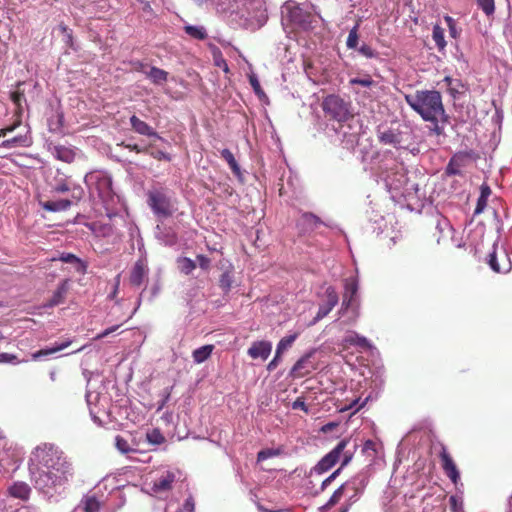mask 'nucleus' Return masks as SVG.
Segmentation results:
<instances>
[{
  "instance_id": "obj_1",
  "label": "nucleus",
  "mask_w": 512,
  "mask_h": 512,
  "mask_svg": "<svg viewBox=\"0 0 512 512\" xmlns=\"http://www.w3.org/2000/svg\"><path fill=\"white\" fill-rule=\"evenodd\" d=\"M29 472L34 487L42 493L50 494L68 483L74 468L67 455L53 444L37 446L29 459Z\"/></svg>"
},
{
  "instance_id": "obj_2",
  "label": "nucleus",
  "mask_w": 512,
  "mask_h": 512,
  "mask_svg": "<svg viewBox=\"0 0 512 512\" xmlns=\"http://www.w3.org/2000/svg\"><path fill=\"white\" fill-rule=\"evenodd\" d=\"M405 101L417 112L424 121L430 122V133L440 136L444 134V124L448 122L442 96L436 90H418L414 94H406Z\"/></svg>"
},
{
  "instance_id": "obj_3",
  "label": "nucleus",
  "mask_w": 512,
  "mask_h": 512,
  "mask_svg": "<svg viewBox=\"0 0 512 512\" xmlns=\"http://www.w3.org/2000/svg\"><path fill=\"white\" fill-rule=\"evenodd\" d=\"M410 134L409 128L403 125L378 127L377 138L382 145H389L396 149L404 147Z\"/></svg>"
},
{
  "instance_id": "obj_4",
  "label": "nucleus",
  "mask_w": 512,
  "mask_h": 512,
  "mask_svg": "<svg viewBox=\"0 0 512 512\" xmlns=\"http://www.w3.org/2000/svg\"><path fill=\"white\" fill-rule=\"evenodd\" d=\"M321 106L326 116L338 122H344L350 116V104L339 95H328Z\"/></svg>"
},
{
  "instance_id": "obj_5",
  "label": "nucleus",
  "mask_w": 512,
  "mask_h": 512,
  "mask_svg": "<svg viewBox=\"0 0 512 512\" xmlns=\"http://www.w3.org/2000/svg\"><path fill=\"white\" fill-rule=\"evenodd\" d=\"M147 196V203L156 216L168 218L171 217L175 212V208L171 201V198L167 195V193L164 190H150Z\"/></svg>"
},
{
  "instance_id": "obj_6",
  "label": "nucleus",
  "mask_w": 512,
  "mask_h": 512,
  "mask_svg": "<svg viewBox=\"0 0 512 512\" xmlns=\"http://www.w3.org/2000/svg\"><path fill=\"white\" fill-rule=\"evenodd\" d=\"M358 288V281L356 278L350 277L345 280L343 300L339 314L343 315L346 310L351 309L353 312V317L350 321L351 323L356 322L359 316V304L356 299Z\"/></svg>"
},
{
  "instance_id": "obj_7",
  "label": "nucleus",
  "mask_w": 512,
  "mask_h": 512,
  "mask_svg": "<svg viewBox=\"0 0 512 512\" xmlns=\"http://www.w3.org/2000/svg\"><path fill=\"white\" fill-rule=\"evenodd\" d=\"M87 184H95L98 196L103 201H108L113 197L112 180L110 177L103 174H89L85 176Z\"/></svg>"
},
{
  "instance_id": "obj_8",
  "label": "nucleus",
  "mask_w": 512,
  "mask_h": 512,
  "mask_svg": "<svg viewBox=\"0 0 512 512\" xmlns=\"http://www.w3.org/2000/svg\"><path fill=\"white\" fill-rule=\"evenodd\" d=\"M349 443V439L341 440L336 447L326 454L316 465L315 470L322 474L330 470L339 460L344 449Z\"/></svg>"
},
{
  "instance_id": "obj_9",
  "label": "nucleus",
  "mask_w": 512,
  "mask_h": 512,
  "mask_svg": "<svg viewBox=\"0 0 512 512\" xmlns=\"http://www.w3.org/2000/svg\"><path fill=\"white\" fill-rule=\"evenodd\" d=\"M488 265L496 273H508L512 269L509 255L505 251H497V244L493 245V251L488 255Z\"/></svg>"
},
{
  "instance_id": "obj_10",
  "label": "nucleus",
  "mask_w": 512,
  "mask_h": 512,
  "mask_svg": "<svg viewBox=\"0 0 512 512\" xmlns=\"http://www.w3.org/2000/svg\"><path fill=\"white\" fill-rule=\"evenodd\" d=\"M439 458L441 461V467L445 473V475L451 480L454 485H458L460 481V472L459 469L445 446H442L441 451L439 453Z\"/></svg>"
},
{
  "instance_id": "obj_11",
  "label": "nucleus",
  "mask_w": 512,
  "mask_h": 512,
  "mask_svg": "<svg viewBox=\"0 0 512 512\" xmlns=\"http://www.w3.org/2000/svg\"><path fill=\"white\" fill-rule=\"evenodd\" d=\"M326 295V303L321 305L316 313V316L313 318L311 324H316L318 321L326 317L332 309L338 304L339 297L337 292L333 287H328L325 291Z\"/></svg>"
},
{
  "instance_id": "obj_12",
  "label": "nucleus",
  "mask_w": 512,
  "mask_h": 512,
  "mask_svg": "<svg viewBox=\"0 0 512 512\" xmlns=\"http://www.w3.org/2000/svg\"><path fill=\"white\" fill-rule=\"evenodd\" d=\"M314 351H310L302 356L292 367L291 376L294 378H302L310 374L316 369L315 365L311 362V357Z\"/></svg>"
},
{
  "instance_id": "obj_13",
  "label": "nucleus",
  "mask_w": 512,
  "mask_h": 512,
  "mask_svg": "<svg viewBox=\"0 0 512 512\" xmlns=\"http://www.w3.org/2000/svg\"><path fill=\"white\" fill-rule=\"evenodd\" d=\"M148 275V267L144 260H138L131 269L129 282L132 286L139 287Z\"/></svg>"
},
{
  "instance_id": "obj_14",
  "label": "nucleus",
  "mask_w": 512,
  "mask_h": 512,
  "mask_svg": "<svg viewBox=\"0 0 512 512\" xmlns=\"http://www.w3.org/2000/svg\"><path fill=\"white\" fill-rule=\"evenodd\" d=\"M130 124L132 129L140 135L155 137L159 140H163V138L156 131H154V129L151 126H149L146 122L138 118L136 115H132L130 117Z\"/></svg>"
},
{
  "instance_id": "obj_15",
  "label": "nucleus",
  "mask_w": 512,
  "mask_h": 512,
  "mask_svg": "<svg viewBox=\"0 0 512 512\" xmlns=\"http://www.w3.org/2000/svg\"><path fill=\"white\" fill-rule=\"evenodd\" d=\"M272 350V344L268 341H256L251 347L248 349V355L253 358H261L262 360H266Z\"/></svg>"
},
{
  "instance_id": "obj_16",
  "label": "nucleus",
  "mask_w": 512,
  "mask_h": 512,
  "mask_svg": "<svg viewBox=\"0 0 512 512\" xmlns=\"http://www.w3.org/2000/svg\"><path fill=\"white\" fill-rule=\"evenodd\" d=\"M321 224V219L310 212L303 213L298 222V226L301 227L304 234L314 231Z\"/></svg>"
},
{
  "instance_id": "obj_17",
  "label": "nucleus",
  "mask_w": 512,
  "mask_h": 512,
  "mask_svg": "<svg viewBox=\"0 0 512 512\" xmlns=\"http://www.w3.org/2000/svg\"><path fill=\"white\" fill-rule=\"evenodd\" d=\"M174 481L175 474L167 471L154 481L152 491L155 493L167 492L172 489Z\"/></svg>"
},
{
  "instance_id": "obj_18",
  "label": "nucleus",
  "mask_w": 512,
  "mask_h": 512,
  "mask_svg": "<svg viewBox=\"0 0 512 512\" xmlns=\"http://www.w3.org/2000/svg\"><path fill=\"white\" fill-rule=\"evenodd\" d=\"M53 191L56 193H65L71 191V197L75 202H79L84 196V190L79 185L70 186L65 180L57 182Z\"/></svg>"
},
{
  "instance_id": "obj_19",
  "label": "nucleus",
  "mask_w": 512,
  "mask_h": 512,
  "mask_svg": "<svg viewBox=\"0 0 512 512\" xmlns=\"http://www.w3.org/2000/svg\"><path fill=\"white\" fill-rule=\"evenodd\" d=\"M68 280H63L53 293L51 299L46 303V307H54L64 302L66 294L69 289Z\"/></svg>"
},
{
  "instance_id": "obj_20",
  "label": "nucleus",
  "mask_w": 512,
  "mask_h": 512,
  "mask_svg": "<svg viewBox=\"0 0 512 512\" xmlns=\"http://www.w3.org/2000/svg\"><path fill=\"white\" fill-rule=\"evenodd\" d=\"M73 201H74L73 199L72 200L60 199V200H56V201L40 202V205L46 211L60 212V211L68 210L71 207Z\"/></svg>"
},
{
  "instance_id": "obj_21",
  "label": "nucleus",
  "mask_w": 512,
  "mask_h": 512,
  "mask_svg": "<svg viewBox=\"0 0 512 512\" xmlns=\"http://www.w3.org/2000/svg\"><path fill=\"white\" fill-rule=\"evenodd\" d=\"M9 493L12 497L21 500H28L31 493L30 486L22 481L15 482L10 488Z\"/></svg>"
},
{
  "instance_id": "obj_22",
  "label": "nucleus",
  "mask_w": 512,
  "mask_h": 512,
  "mask_svg": "<svg viewBox=\"0 0 512 512\" xmlns=\"http://www.w3.org/2000/svg\"><path fill=\"white\" fill-rule=\"evenodd\" d=\"M54 155L60 161L72 163L75 159L76 154L72 148L59 145L55 146Z\"/></svg>"
},
{
  "instance_id": "obj_23",
  "label": "nucleus",
  "mask_w": 512,
  "mask_h": 512,
  "mask_svg": "<svg viewBox=\"0 0 512 512\" xmlns=\"http://www.w3.org/2000/svg\"><path fill=\"white\" fill-rule=\"evenodd\" d=\"M214 348V345L207 344L195 349L192 353L194 362L200 364L206 361L212 355Z\"/></svg>"
},
{
  "instance_id": "obj_24",
  "label": "nucleus",
  "mask_w": 512,
  "mask_h": 512,
  "mask_svg": "<svg viewBox=\"0 0 512 512\" xmlns=\"http://www.w3.org/2000/svg\"><path fill=\"white\" fill-rule=\"evenodd\" d=\"M491 195V189L487 184H482L480 188V196L477 200V205L474 214H480L487 206L488 197Z\"/></svg>"
},
{
  "instance_id": "obj_25",
  "label": "nucleus",
  "mask_w": 512,
  "mask_h": 512,
  "mask_svg": "<svg viewBox=\"0 0 512 512\" xmlns=\"http://www.w3.org/2000/svg\"><path fill=\"white\" fill-rule=\"evenodd\" d=\"M30 144L31 143H30L29 139L27 138V136L19 135V136H15L13 138L2 141V143L0 144V147L9 149V148H14V147H28V146H30Z\"/></svg>"
},
{
  "instance_id": "obj_26",
  "label": "nucleus",
  "mask_w": 512,
  "mask_h": 512,
  "mask_svg": "<svg viewBox=\"0 0 512 512\" xmlns=\"http://www.w3.org/2000/svg\"><path fill=\"white\" fill-rule=\"evenodd\" d=\"M71 343H72L71 340H67V341H65V342H63V343H61V344H59V345H57L55 347L41 349V350L33 353L32 354V358L34 360H38V359H40L43 356H48V355L54 354L56 352H59V351L65 349V348H67L68 346L71 345Z\"/></svg>"
},
{
  "instance_id": "obj_27",
  "label": "nucleus",
  "mask_w": 512,
  "mask_h": 512,
  "mask_svg": "<svg viewBox=\"0 0 512 512\" xmlns=\"http://www.w3.org/2000/svg\"><path fill=\"white\" fill-rule=\"evenodd\" d=\"M443 82L446 84L448 91L453 98H457V96L462 93L464 85L460 80H454L450 76H446L443 79Z\"/></svg>"
},
{
  "instance_id": "obj_28",
  "label": "nucleus",
  "mask_w": 512,
  "mask_h": 512,
  "mask_svg": "<svg viewBox=\"0 0 512 512\" xmlns=\"http://www.w3.org/2000/svg\"><path fill=\"white\" fill-rule=\"evenodd\" d=\"M432 38L439 51H443L447 45L444 38V29L438 24L433 26Z\"/></svg>"
},
{
  "instance_id": "obj_29",
  "label": "nucleus",
  "mask_w": 512,
  "mask_h": 512,
  "mask_svg": "<svg viewBox=\"0 0 512 512\" xmlns=\"http://www.w3.org/2000/svg\"><path fill=\"white\" fill-rule=\"evenodd\" d=\"M184 31L190 37L197 40H204L207 38V32L204 27L201 26L186 25L184 26Z\"/></svg>"
},
{
  "instance_id": "obj_30",
  "label": "nucleus",
  "mask_w": 512,
  "mask_h": 512,
  "mask_svg": "<svg viewBox=\"0 0 512 512\" xmlns=\"http://www.w3.org/2000/svg\"><path fill=\"white\" fill-rule=\"evenodd\" d=\"M147 76L153 81V83L161 84L167 81L168 73L158 67H152Z\"/></svg>"
},
{
  "instance_id": "obj_31",
  "label": "nucleus",
  "mask_w": 512,
  "mask_h": 512,
  "mask_svg": "<svg viewBox=\"0 0 512 512\" xmlns=\"http://www.w3.org/2000/svg\"><path fill=\"white\" fill-rule=\"evenodd\" d=\"M297 337L298 333H295L293 335L282 338L277 345V357H280L281 354L293 344Z\"/></svg>"
},
{
  "instance_id": "obj_32",
  "label": "nucleus",
  "mask_w": 512,
  "mask_h": 512,
  "mask_svg": "<svg viewBox=\"0 0 512 512\" xmlns=\"http://www.w3.org/2000/svg\"><path fill=\"white\" fill-rule=\"evenodd\" d=\"M345 486L346 484H342L339 488H337L330 499L327 501V503L323 506V509H330L331 507L335 506L341 498L344 495L345 492Z\"/></svg>"
},
{
  "instance_id": "obj_33",
  "label": "nucleus",
  "mask_w": 512,
  "mask_h": 512,
  "mask_svg": "<svg viewBox=\"0 0 512 512\" xmlns=\"http://www.w3.org/2000/svg\"><path fill=\"white\" fill-rule=\"evenodd\" d=\"M462 166V159L457 157V156H453L447 167H446V170H445V173L447 175H458L460 174V168Z\"/></svg>"
},
{
  "instance_id": "obj_34",
  "label": "nucleus",
  "mask_w": 512,
  "mask_h": 512,
  "mask_svg": "<svg viewBox=\"0 0 512 512\" xmlns=\"http://www.w3.org/2000/svg\"><path fill=\"white\" fill-rule=\"evenodd\" d=\"M349 84L351 86L360 85L363 87H371L372 85L375 84V81L372 79V77L370 75L366 74L362 77L351 78L349 80Z\"/></svg>"
},
{
  "instance_id": "obj_35",
  "label": "nucleus",
  "mask_w": 512,
  "mask_h": 512,
  "mask_svg": "<svg viewBox=\"0 0 512 512\" xmlns=\"http://www.w3.org/2000/svg\"><path fill=\"white\" fill-rule=\"evenodd\" d=\"M249 83H250L251 87L253 88L254 93L259 97V99L262 100L264 98H267L266 93L262 89L260 82L255 75L249 76Z\"/></svg>"
},
{
  "instance_id": "obj_36",
  "label": "nucleus",
  "mask_w": 512,
  "mask_h": 512,
  "mask_svg": "<svg viewBox=\"0 0 512 512\" xmlns=\"http://www.w3.org/2000/svg\"><path fill=\"white\" fill-rule=\"evenodd\" d=\"M100 509V503L96 497H86L84 500V511L85 512H98Z\"/></svg>"
},
{
  "instance_id": "obj_37",
  "label": "nucleus",
  "mask_w": 512,
  "mask_h": 512,
  "mask_svg": "<svg viewBox=\"0 0 512 512\" xmlns=\"http://www.w3.org/2000/svg\"><path fill=\"white\" fill-rule=\"evenodd\" d=\"M147 440L151 444L160 445L165 442V437L159 429H153L151 432L147 433Z\"/></svg>"
},
{
  "instance_id": "obj_38",
  "label": "nucleus",
  "mask_w": 512,
  "mask_h": 512,
  "mask_svg": "<svg viewBox=\"0 0 512 512\" xmlns=\"http://www.w3.org/2000/svg\"><path fill=\"white\" fill-rule=\"evenodd\" d=\"M232 275L230 271H225L221 274L219 279V286L223 291L228 292L232 286Z\"/></svg>"
},
{
  "instance_id": "obj_39",
  "label": "nucleus",
  "mask_w": 512,
  "mask_h": 512,
  "mask_svg": "<svg viewBox=\"0 0 512 512\" xmlns=\"http://www.w3.org/2000/svg\"><path fill=\"white\" fill-rule=\"evenodd\" d=\"M478 6L482 9V11L487 15H492L495 11V2L494 0H476Z\"/></svg>"
},
{
  "instance_id": "obj_40",
  "label": "nucleus",
  "mask_w": 512,
  "mask_h": 512,
  "mask_svg": "<svg viewBox=\"0 0 512 512\" xmlns=\"http://www.w3.org/2000/svg\"><path fill=\"white\" fill-rule=\"evenodd\" d=\"M196 268V263L187 257L180 260V269L186 275H189Z\"/></svg>"
},
{
  "instance_id": "obj_41",
  "label": "nucleus",
  "mask_w": 512,
  "mask_h": 512,
  "mask_svg": "<svg viewBox=\"0 0 512 512\" xmlns=\"http://www.w3.org/2000/svg\"><path fill=\"white\" fill-rule=\"evenodd\" d=\"M444 20L448 26L449 34L452 38H458L460 35V31L457 28L456 21L451 16H444Z\"/></svg>"
},
{
  "instance_id": "obj_42",
  "label": "nucleus",
  "mask_w": 512,
  "mask_h": 512,
  "mask_svg": "<svg viewBox=\"0 0 512 512\" xmlns=\"http://www.w3.org/2000/svg\"><path fill=\"white\" fill-rule=\"evenodd\" d=\"M358 26H354L350 32H349V35H348V38H347V46L349 48H356L357 47V44H358Z\"/></svg>"
},
{
  "instance_id": "obj_43",
  "label": "nucleus",
  "mask_w": 512,
  "mask_h": 512,
  "mask_svg": "<svg viewBox=\"0 0 512 512\" xmlns=\"http://www.w3.org/2000/svg\"><path fill=\"white\" fill-rule=\"evenodd\" d=\"M279 454H280L279 450L263 449V450L258 452V454H257V461L261 462V461H264V460H266L268 458H271V457H274V456H278Z\"/></svg>"
},
{
  "instance_id": "obj_44",
  "label": "nucleus",
  "mask_w": 512,
  "mask_h": 512,
  "mask_svg": "<svg viewBox=\"0 0 512 512\" xmlns=\"http://www.w3.org/2000/svg\"><path fill=\"white\" fill-rule=\"evenodd\" d=\"M151 146L152 145L148 146V153L147 154H149L151 157H153L154 159L159 160V161H161V160L171 161V156L168 153H166V152H164L162 150H151L150 151L149 148Z\"/></svg>"
},
{
  "instance_id": "obj_45",
  "label": "nucleus",
  "mask_w": 512,
  "mask_h": 512,
  "mask_svg": "<svg viewBox=\"0 0 512 512\" xmlns=\"http://www.w3.org/2000/svg\"><path fill=\"white\" fill-rule=\"evenodd\" d=\"M449 505H450V509L453 512H463V502L457 496H454V495L450 496Z\"/></svg>"
},
{
  "instance_id": "obj_46",
  "label": "nucleus",
  "mask_w": 512,
  "mask_h": 512,
  "mask_svg": "<svg viewBox=\"0 0 512 512\" xmlns=\"http://www.w3.org/2000/svg\"><path fill=\"white\" fill-rule=\"evenodd\" d=\"M353 457V453L352 452H344L343 454V461H342V464L341 466L336 469L330 476L331 478H333L334 480L336 479V477L341 473V470L344 466H346L352 459Z\"/></svg>"
},
{
  "instance_id": "obj_47",
  "label": "nucleus",
  "mask_w": 512,
  "mask_h": 512,
  "mask_svg": "<svg viewBox=\"0 0 512 512\" xmlns=\"http://www.w3.org/2000/svg\"><path fill=\"white\" fill-rule=\"evenodd\" d=\"M115 444L117 449L122 453H128L129 451H131L128 441L121 436H116Z\"/></svg>"
},
{
  "instance_id": "obj_48",
  "label": "nucleus",
  "mask_w": 512,
  "mask_h": 512,
  "mask_svg": "<svg viewBox=\"0 0 512 512\" xmlns=\"http://www.w3.org/2000/svg\"><path fill=\"white\" fill-rule=\"evenodd\" d=\"M292 409L294 410H302L304 411L306 414L309 413V408L308 406L306 405L304 399L302 397H298L293 403H292Z\"/></svg>"
},
{
  "instance_id": "obj_49",
  "label": "nucleus",
  "mask_w": 512,
  "mask_h": 512,
  "mask_svg": "<svg viewBox=\"0 0 512 512\" xmlns=\"http://www.w3.org/2000/svg\"><path fill=\"white\" fill-rule=\"evenodd\" d=\"M11 100L21 110V101L24 100V93L21 91H14L11 93Z\"/></svg>"
},
{
  "instance_id": "obj_50",
  "label": "nucleus",
  "mask_w": 512,
  "mask_h": 512,
  "mask_svg": "<svg viewBox=\"0 0 512 512\" xmlns=\"http://www.w3.org/2000/svg\"><path fill=\"white\" fill-rule=\"evenodd\" d=\"M196 258H197V261L199 263V266L203 270L209 269V267H210V259L207 256L199 254V255H197Z\"/></svg>"
},
{
  "instance_id": "obj_51",
  "label": "nucleus",
  "mask_w": 512,
  "mask_h": 512,
  "mask_svg": "<svg viewBox=\"0 0 512 512\" xmlns=\"http://www.w3.org/2000/svg\"><path fill=\"white\" fill-rule=\"evenodd\" d=\"M62 262L64 263H75V262H79V258L72 254V253H63L60 258H59Z\"/></svg>"
},
{
  "instance_id": "obj_52",
  "label": "nucleus",
  "mask_w": 512,
  "mask_h": 512,
  "mask_svg": "<svg viewBox=\"0 0 512 512\" xmlns=\"http://www.w3.org/2000/svg\"><path fill=\"white\" fill-rule=\"evenodd\" d=\"M125 148L129 149L130 151H134L136 153H148V146L147 147H140L137 144H124Z\"/></svg>"
},
{
  "instance_id": "obj_53",
  "label": "nucleus",
  "mask_w": 512,
  "mask_h": 512,
  "mask_svg": "<svg viewBox=\"0 0 512 512\" xmlns=\"http://www.w3.org/2000/svg\"><path fill=\"white\" fill-rule=\"evenodd\" d=\"M119 328V325H115V326H112V327H109L107 329H105L103 332L99 333L95 338L94 340H100V339H103L105 337H107L108 335H110L111 333L115 332L116 330H118Z\"/></svg>"
},
{
  "instance_id": "obj_54",
  "label": "nucleus",
  "mask_w": 512,
  "mask_h": 512,
  "mask_svg": "<svg viewBox=\"0 0 512 512\" xmlns=\"http://www.w3.org/2000/svg\"><path fill=\"white\" fill-rule=\"evenodd\" d=\"M360 53L363 54L367 58H373L376 56V52L368 45H363L360 48Z\"/></svg>"
},
{
  "instance_id": "obj_55",
  "label": "nucleus",
  "mask_w": 512,
  "mask_h": 512,
  "mask_svg": "<svg viewBox=\"0 0 512 512\" xmlns=\"http://www.w3.org/2000/svg\"><path fill=\"white\" fill-rule=\"evenodd\" d=\"M221 157L228 163L231 164L233 161H235V157L233 153L229 149H223L221 151Z\"/></svg>"
},
{
  "instance_id": "obj_56",
  "label": "nucleus",
  "mask_w": 512,
  "mask_h": 512,
  "mask_svg": "<svg viewBox=\"0 0 512 512\" xmlns=\"http://www.w3.org/2000/svg\"><path fill=\"white\" fill-rule=\"evenodd\" d=\"M366 485H367V481L364 478L361 479L357 485H354L353 490H354L355 496H358L359 494H361L363 492L364 488L366 487Z\"/></svg>"
},
{
  "instance_id": "obj_57",
  "label": "nucleus",
  "mask_w": 512,
  "mask_h": 512,
  "mask_svg": "<svg viewBox=\"0 0 512 512\" xmlns=\"http://www.w3.org/2000/svg\"><path fill=\"white\" fill-rule=\"evenodd\" d=\"M195 504L192 497H189L185 500L183 505V509L187 512H194Z\"/></svg>"
},
{
  "instance_id": "obj_58",
  "label": "nucleus",
  "mask_w": 512,
  "mask_h": 512,
  "mask_svg": "<svg viewBox=\"0 0 512 512\" xmlns=\"http://www.w3.org/2000/svg\"><path fill=\"white\" fill-rule=\"evenodd\" d=\"M16 360V356L9 353H0V362H13Z\"/></svg>"
},
{
  "instance_id": "obj_59",
  "label": "nucleus",
  "mask_w": 512,
  "mask_h": 512,
  "mask_svg": "<svg viewBox=\"0 0 512 512\" xmlns=\"http://www.w3.org/2000/svg\"><path fill=\"white\" fill-rule=\"evenodd\" d=\"M228 165H229V167L232 170L234 175H236L237 177L241 176L240 166L238 165L236 160L233 161L231 164H228Z\"/></svg>"
},
{
  "instance_id": "obj_60",
  "label": "nucleus",
  "mask_w": 512,
  "mask_h": 512,
  "mask_svg": "<svg viewBox=\"0 0 512 512\" xmlns=\"http://www.w3.org/2000/svg\"><path fill=\"white\" fill-rule=\"evenodd\" d=\"M338 426V423L336 422H329L322 426L321 431L324 433L331 432L333 429H335Z\"/></svg>"
},
{
  "instance_id": "obj_61",
  "label": "nucleus",
  "mask_w": 512,
  "mask_h": 512,
  "mask_svg": "<svg viewBox=\"0 0 512 512\" xmlns=\"http://www.w3.org/2000/svg\"><path fill=\"white\" fill-rule=\"evenodd\" d=\"M160 290H161L160 283L159 282L154 283L150 289L152 298H155L159 294Z\"/></svg>"
},
{
  "instance_id": "obj_62",
  "label": "nucleus",
  "mask_w": 512,
  "mask_h": 512,
  "mask_svg": "<svg viewBox=\"0 0 512 512\" xmlns=\"http://www.w3.org/2000/svg\"><path fill=\"white\" fill-rule=\"evenodd\" d=\"M332 481H334L333 478H331V476H328L322 483H321V486H320V490L323 492L331 483Z\"/></svg>"
},
{
  "instance_id": "obj_63",
  "label": "nucleus",
  "mask_w": 512,
  "mask_h": 512,
  "mask_svg": "<svg viewBox=\"0 0 512 512\" xmlns=\"http://www.w3.org/2000/svg\"><path fill=\"white\" fill-rule=\"evenodd\" d=\"M280 359V357H277V353L275 354V357L270 361V363L268 364L267 368L268 370H273L276 368V366L278 365V360Z\"/></svg>"
},
{
  "instance_id": "obj_64",
  "label": "nucleus",
  "mask_w": 512,
  "mask_h": 512,
  "mask_svg": "<svg viewBox=\"0 0 512 512\" xmlns=\"http://www.w3.org/2000/svg\"><path fill=\"white\" fill-rule=\"evenodd\" d=\"M20 124H21V120H17L12 125H9L4 128L6 129L7 133H10V132H13Z\"/></svg>"
}]
</instances>
